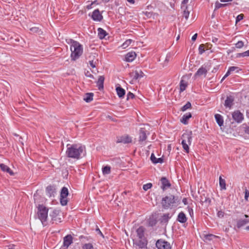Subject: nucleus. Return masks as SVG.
Segmentation results:
<instances>
[{
  "instance_id": "f257e3e1",
  "label": "nucleus",
  "mask_w": 249,
  "mask_h": 249,
  "mask_svg": "<svg viewBox=\"0 0 249 249\" xmlns=\"http://www.w3.org/2000/svg\"><path fill=\"white\" fill-rule=\"evenodd\" d=\"M85 150V147L84 146L75 144L68 147L66 153L69 158L78 159Z\"/></svg>"
},
{
  "instance_id": "f03ea898",
  "label": "nucleus",
  "mask_w": 249,
  "mask_h": 249,
  "mask_svg": "<svg viewBox=\"0 0 249 249\" xmlns=\"http://www.w3.org/2000/svg\"><path fill=\"white\" fill-rule=\"evenodd\" d=\"M71 60L75 61L78 59L83 53V47L78 42L71 39Z\"/></svg>"
},
{
  "instance_id": "7ed1b4c3",
  "label": "nucleus",
  "mask_w": 249,
  "mask_h": 249,
  "mask_svg": "<svg viewBox=\"0 0 249 249\" xmlns=\"http://www.w3.org/2000/svg\"><path fill=\"white\" fill-rule=\"evenodd\" d=\"M37 210L38 218L43 224L44 222L46 221L48 217V209L42 205H38Z\"/></svg>"
},
{
  "instance_id": "20e7f679",
  "label": "nucleus",
  "mask_w": 249,
  "mask_h": 249,
  "mask_svg": "<svg viewBox=\"0 0 249 249\" xmlns=\"http://www.w3.org/2000/svg\"><path fill=\"white\" fill-rule=\"evenodd\" d=\"M176 200L173 195L166 196L162 198L161 200L162 206L164 209H168L170 206L176 203Z\"/></svg>"
},
{
  "instance_id": "39448f33",
  "label": "nucleus",
  "mask_w": 249,
  "mask_h": 249,
  "mask_svg": "<svg viewBox=\"0 0 249 249\" xmlns=\"http://www.w3.org/2000/svg\"><path fill=\"white\" fill-rule=\"evenodd\" d=\"M147 240L146 239L133 240V249H148L147 248Z\"/></svg>"
},
{
  "instance_id": "423d86ee",
  "label": "nucleus",
  "mask_w": 249,
  "mask_h": 249,
  "mask_svg": "<svg viewBox=\"0 0 249 249\" xmlns=\"http://www.w3.org/2000/svg\"><path fill=\"white\" fill-rule=\"evenodd\" d=\"M68 194V189L66 187H63L61 189L60 193V203L62 206H65L67 204V196Z\"/></svg>"
},
{
  "instance_id": "0eeeda50",
  "label": "nucleus",
  "mask_w": 249,
  "mask_h": 249,
  "mask_svg": "<svg viewBox=\"0 0 249 249\" xmlns=\"http://www.w3.org/2000/svg\"><path fill=\"white\" fill-rule=\"evenodd\" d=\"M156 245L158 249H171L170 244L162 239L158 240Z\"/></svg>"
},
{
  "instance_id": "6e6552de",
  "label": "nucleus",
  "mask_w": 249,
  "mask_h": 249,
  "mask_svg": "<svg viewBox=\"0 0 249 249\" xmlns=\"http://www.w3.org/2000/svg\"><path fill=\"white\" fill-rule=\"evenodd\" d=\"M233 119L237 123H241L244 119L243 114L239 111H234L232 114Z\"/></svg>"
},
{
  "instance_id": "1a4fd4ad",
  "label": "nucleus",
  "mask_w": 249,
  "mask_h": 249,
  "mask_svg": "<svg viewBox=\"0 0 249 249\" xmlns=\"http://www.w3.org/2000/svg\"><path fill=\"white\" fill-rule=\"evenodd\" d=\"M117 139V143L123 142L124 143H127L131 142V138L127 135L118 137Z\"/></svg>"
},
{
  "instance_id": "9d476101",
  "label": "nucleus",
  "mask_w": 249,
  "mask_h": 249,
  "mask_svg": "<svg viewBox=\"0 0 249 249\" xmlns=\"http://www.w3.org/2000/svg\"><path fill=\"white\" fill-rule=\"evenodd\" d=\"M91 18L93 20L98 21H101L103 18L102 15L100 14L99 9H96L93 11Z\"/></svg>"
},
{
  "instance_id": "9b49d317",
  "label": "nucleus",
  "mask_w": 249,
  "mask_h": 249,
  "mask_svg": "<svg viewBox=\"0 0 249 249\" xmlns=\"http://www.w3.org/2000/svg\"><path fill=\"white\" fill-rule=\"evenodd\" d=\"M131 76L133 77V79L137 80L144 76L143 72L141 70H135L130 73Z\"/></svg>"
},
{
  "instance_id": "f8f14e48",
  "label": "nucleus",
  "mask_w": 249,
  "mask_h": 249,
  "mask_svg": "<svg viewBox=\"0 0 249 249\" xmlns=\"http://www.w3.org/2000/svg\"><path fill=\"white\" fill-rule=\"evenodd\" d=\"M182 141L187 142L189 144H191L192 140V131L184 133L182 135Z\"/></svg>"
},
{
  "instance_id": "ddd939ff",
  "label": "nucleus",
  "mask_w": 249,
  "mask_h": 249,
  "mask_svg": "<svg viewBox=\"0 0 249 249\" xmlns=\"http://www.w3.org/2000/svg\"><path fill=\"white\" fill-rule=\"evenodd\" d=\"M245 217L246 218L245 219H240L237 221L236 226L238 228H240L241 227L244 226L246 224L249 223V216L247 214H245Z\"/></svg>"
},
{
  "instance_id": "4468645a",
  "label": "nucleus",
  "mask_w": 249,
  "mask_h": 249,
  "mask_svg": "<svg viewBox=\"0 0 249 249\" xmlns=\"http://www.w3.org/2000/svg\"><path fill=\"white\" fill-rule=\"evenodd\" d=\"M136 57V54L134 52H129L125 55L124 60L130 62L133 61Z\"/></svg>"
},
{
  "instance_id": "2eb2a0df",
  "label": "nucleus",
  "mask_w": 249,
  "mask_h": 249,
  "mask_svg": "<svg viewBox=\"0 0 249 249\" xmlns=\"http://www.w3.org/2000/svg\"><path fill=\"white\" fill-rule=\"evenodd\" d=\"M234 97L232 96H227L225 101L224 106L226 107L231 108L233 104Z\"/></svg>"
},
{
  "instance_id": "dca6fc26",
  "label": "nucleus",
  "mask_w": 249,
  "mask_h": 249,
  "mask_svg": "<svg viewBox=\"0 0 249 249\" xmlns=\"http://www.w3.org/2000/svg\"><path fill=\"white\" fill-rule=\"evenodd\" d=\"M144 231H145V228L142 227L141 226L137 230V236L138 237V239H146L144 237Z\"/></svg>"
},
{
  "instance_id": "f3484780",
  "label": "nucleus",
  "mask_w": 249,
  "mask_h": 249,
  "mask_svg": "<svg viewBox=\"0 0 249 249\" xmlns=\"http://www.w3.org/2000/svg\"><path fill=\"white\" fill-rule=\"evenodd\" d=\"M239 70H240V69L238 67H235V66L230 67L229 68V69H228L227 72H226V73L225 74V75L224 76V77L222 79L221 82H222L227 77H228L231 73V72H232L234 71H236L237 72L239 71Z\"/></svg>"
},
{
  "instance_id": "a211bd4d",
  "label": "nucleus",
  "mask_w": 249,
  "mask_h": 249,
  "mask_svg": "<svg viewBox=\"0 0 249 249\" xmlns=\"http://www.w3.org/2000/svg\"><path fill=\"white\" fill-rule=\"evenodd\" d=\"M46 191L48 196H54L55 193V188L54 186L50 185L46 188Z\"/></svg>"
},
{
  "instance_id": "6ab92c4d",
  "label": "nucleus",
  "mask_w": 249,
  "mask_h": 249,
  "mask_svg": "<svg viewBox=\"0 0 249 249\" xmlns=\"http://www.w3.org/2000/svg\"><path fill=\"white\" fill-rule=\"evenodd\" d=\"M160 181L162 184L161 187L163 190H164L166 187H170L171 185L169 180L165 177H162Z\"/></svg>"
},
{
  "instance_id": "aec40b11",
  "label": "nucleus",
  "mask_w": 249,
  "mask_h": 249,
  "mask_svg": "<svg viewBox=\"0 0 249 249\" xmlns=\"http://www.w3.org/2000/svg\"><path fill=\"white\" fill-rule=\"evenodd\" d=\"M72 243V237L71 235H67L64 238V246L68 248Z\"/></svg>"
},
{
  "instance_id": "412c9836",
  "label": "nucleus",
  "mask_w": 249,
  "mask_h": 249,
  "mask_svg": "<svg viewBox=\"0 0 249 249\" xmlns=\"http://www.w3.org/2000/svg\"><path fill=\"white\" fill-rule=\"evenodd\" d=\"M0 168L2 171L6 172L11 176L14 175L13 171L8 166L3 163L0 164Z\"/></svg>"
},
{
  "instance_id": "4be33fe9",
  "label": "nucleus",
  "mask_w": 249,
  "mask_h": 249,
  "mask_svg": "<svg viewBox=\"0 0 249 249\" xmlns=\"http://www.w3.org/2000/svg\"><path fill=\"white\" fill-rule=\"evenodd\" d=\"M147 139L145 130L144 128H141L139 133V142H143Z\"/></svg>"
},
{
  "instance_id": "5701e85b",
  "label": "nucleus",
  "mask_w": 249,
  "mask_h": 249,
  "mask_svg": "<svg viewBox=\"0 0 249 249\" xmlns=\"http://www.w3.org/2000/svg\"><path fill=\"white\" fill-rule=\"evenodd\" d=\"M177 221L181 223H184L187 221V217L183 212H181L178 213Z\"/></svg>"
},
{
  "instance_id": "b1692460",
  "label": "nucleus",
  "mask_w": 249,
  "mask_h": 249,
  "mask_svg": "<svg viewBox=\"0 0 249 249\" xmlns=\"http://www.w3.org/2000/svg\"><path fill=\"white\" fill-rule=\"evenodd\" d=\"M104 80H105V77H104V76H100L98 78V80L97 82V84L98 87V89L100 90H101L104 88Z\"/></svg>"
},
{
  "instance_id": "393cba45",
  "label": "nucleus",
  "mask_w": 249,
  "mask_h": 249,
  "mask_svg": "<svg viewBox=\"0 0 249 249\" xmlns=\"http://www.w3.org/2000/svg\"><path fill=\"white\" fill-rule=\"evenodd\" d=\"M116 90L118 96L119 98H123L125 94V90L120 86L117 87L116 88Z\"/></svg>"
},
{
  "instance_id": "a878e982",
  "label": "nucleus",
  "mask_w": 249,
  "mask_h": 249,
  "mask_svg": "<svg viewBox=\"0 0 249 249\" xmlns=\"http://www.w3.org/2000/svg\"><path fill=\"white\" fill-rule=\"evenodd\" d=\"M208 70L203 66L200 67L195 73V76H201L203 74L206 75L207 73Z\"/></svg>"
},
{
  "instance_id": "bb28decb",
  "label": "nucleus",
  "mask_w": 249,
  "mask_h": 249,
  "mask_svg": "<svg viewBox=\"0 0 249 249\" xmlns=\"http://www.w3.org/2000/svg\"><path fill=\"white\" fill-rule=\"evenodd\" d=\"M172 215H170L169 213L163 214L160 218V221L161 223H166L168 222L169 219H170Z\"/></svg>"
},
{
  "instance_id": "cd10ccee",
  "label": "nucleus",
  "mask_w": 249,
  "mask_h": 249,
  "mask_svg": "<svg viewBox=\"0 0 249 249\" xmlns=\"http://www.w3.org/2000/svg\"><path fill=\"white\" fill-rule=\"evenodd\" d=\"M214 117L216 120V123L219 125V126L223 125L224 120L223 117L221 115L219 114H216L214 115Z\"/></svg>"
},
{
  "instance_id": "c85d7f7f",
  "label": "nucleus",
  "mask_w": 249,
  "mask_h": 249,
  "mask_svg": "<svg viewBox=\"0 0 249 249\" xmlns=\"http://www.w3.org/2000/svg\"><path fill=\"white\" fill-rule=\"evenodd\" d=\"M192 117L191 113H187L184 114L182 118L180 119V121L184 124H187L188 123V120Z\"/></svg>"
},
{
  "instance_id": "c756f323",
  "label": "nucleus",
  "mask_w": 249,
  "mask_h": 249,
  "mask_svg": "<svg viewBox=\"0 0 249 249\" xmlns=\"http://www.w3.org/2000/svg\"><path fill=\"white\" fill-rule=\"evenodd\" d=\"M59 214V211L56 209H54L52 213H50V216L52 217V219L53 221H57V216Z\"/></svg>"
},
{
  "instance_id": "7c9ffc66",
  "label": "nucleus",
  "mask_w": 249,
  "mask_h": 249,
  "mask_svg": "<svg viewBox=\"0 0 249 249\" xmlns=\"http://www.w3.org/2000/svg\"><path fill=\"white\" fill-rule=\"evenodd\" d=\"M107 35V33L104 29L101 28L98 29V36L100 39H103Z\"/></svg>"
},
{
  "instance_id": "2f4dec72",
  "label": "nucleus",
  "mask_w": 249,
  "mask_h": 249,
  "mask_svg": "<svg viewBox=\"0 0 249 249\" xmlns=\"http://www.w3.org/2000/svg\"><path fill=\"white\" fill-rule=\"evenodd\" d=\"M187 85V82L182 79L180 82V92L185 90Z\"/></svg>"
},
{
  "instance_id": "473e14b6",
  "label": "nucleus",
  "mask_w": 249,
  "mask_h": 249,
  "mask_svg": "<svg viewBox=\"0 0 249 249\" xmlns=\"http://www.w3.org/2000/svg\"><path fill=\"white\" fill-rule=\"evenodd\" d=\"M150 159L154 163H161L163 162V159L162 158H156L154 154L153 153L151 155Z\"/></svg>"
},
{
  "instance_id": "72a5a7b5",
  "label": "nucleus",
  "mask_w": 249,
  "mask_h": 249,
  "mask_svg": "<svg viewBox=\"0 0 249 249\" xmlns=\"http://www.w3.org/2000/svg\"><path fill=\"white\" fill-rule=\"evenodd\" d=\"M93 94L92 93H87L85 94L84 100L88 103L91 102L93 100Z\"/></svg>"
},
{
  "instance_id": "f704fd0d",
  "label": "nucleus",
  "mask_w": 249,
  "mask_h": 249,
  "mask_svg": "<svg viewBox=\"0 0 249 249\" xmlns=\"http://www.w3.org/2000/svg\"><path fill=\"white\" fill-rule=\"evenodd\" d=\"M219 185L221 190H226V184L224 179H223L221 176L219 177Z\"/></svg>"
},
{
  "instance_id": "c9c22d12",
  "label": "nucleus",
  "mask_w": 249,
  "mask_h": 249,
  "mask_svg": "<svg viewBox=\"0 0 249 249\" xmlns=\"http://www.w3.org/2000/svg\"><path fill=\"white\" fill-rule=\"evenodd\" d=\"M111 168L109 166H106L102 168V172L104 175H107L110 173Z\"/></svg>"
},
{
  "instance_id": "e433bc0d",
  "label": "nucleus",
  "mask_w": 249,
  "mask_h": 249,
  "mask_svg": "<svg viewBox=\"0 0 249 249\" xmlns=\"http://www.w3.org/2000/svg\"><path fill=\"white\" fill-rule=\"evenodd\" d=\"M181 144L182 145V147L184 150V151L188 153L189 152V144L187 142H184V141H182Z\"/></svg>"
},
{
  "instance_id": "4c0bfd02",
  "label": "nucleus",
  "mask_w": 249,
  "mask_h": 249,
  "mask_svg": "<svg viewBox=\"0 0 249 249\" xmlns=\"http://www.w3.org/2000/svg\"><path fill=\"white\" fill-rule=\"evenodd\" d=\"M204 237H205V240L210 241V240H213L214 238H217L218 237L213 234H210L205 235Z\"/></svg>"
},
{
  "instance_id": "58836bf2",
  "label": "nucleus",
  "mask_w": 249,
  "mask_h": 249,
  "mask_svg": "<svg viewBox=\"0 0 249 249\" xmlns=\"http://www.w3.org/2000/svg\"><path fill=\"white\" fill-rule=\"evenodd\" d=\"M249 56V50L244 52L242 53H238L236 55L237 57Z\"/></svg>"
},
{
  "instance_id": "ea45409f",
  "label": "nucleus",
  "mask_w": 249,
  "mask_h": 249,
  "mask_svg": "<svg viewBox=\"0 0 249 249\" xmlns=\"http://www.w3.org/2000/svg\"><path fill=\"white\" fill-rule=\"evenodd\" d=\"M228 4H222L219 3L218 1H216L215 3V9L214 10H216L218 9H219L221 7H225L227 6Z\"/></svg>"
},
{
  "instance_id": "a19ab883",
  "label": "nucleus",
  "mask_w": 249,
  "mask_h": 249,
  "mask_svg": "<svg viewBox=\"0 0 249 249\" xmlns=\"http://www.w3.org/2000/svg\"><path fill=\"white\" fill-rule=\"evenodd\" d=\"M191 104L190 102H188L184 106H183L181 108V110L182 111H184L186 110L187 109L190 108L191 107Z\"/></svg>"
},
{
  "instance_id": "79ce46f5",
  "label": "nucleus",
  "mask_w": 249,
  "mask_h": 249,
  "mask_svg": "<svg viewBox=\"0 0 249 249\" xmlns=\"http://www.w3.org/2000/svg\"><path fill=\"white\" fill-rule=\"evenodd\" d=\"M132 42V39H127L122 44V47L123 49H125Z\"/></svg>"
},
{
  "instance_id": "37998d69",
  "label": "nucleus",
  "mask_w": 249,
  "mask_h": 249,
  "mask_svg": "<svg viewBox=\"0 0 249 249\" xmlns=\"http://www.w3.org/2000/svg\"><path fill=\"white\" fill-rule=\"evenodd\" d=\"M190 14L189 11L187 10V6H186L185 9L183 12V17L185 18L186 20H187Z\"/></svg>"
},
{
  "instance_id": "c03bdc74",
  "label": "nucleus",
  "mask_w": 249,
  "mask_h": 249,
  "mask_svg": "<svg viewBox=\"0 0 249 249\" xmlns=\"http://www.w3.org/2000/svg\"><path fill=\"white\" fill-rule=\"evenodd\" d=\"M82 249H94L91 244H85L82 247Z\"/></svg>"
},
{
  "instance_id": "a18cd8bd",
  "label": "nucleus",
  "mask_w": 249,
  "mask_h": 249,
  "mask_svg": "<svg viewBox=\"0 0 249 249\" xmlns=\"http://www.w3.org/2000/svg\"><path fill=\"white\" fill-rule=\"evenodd\" d=\"M244 45V43L242 41H239L235 44V47L238 49L242 48Z\"/></svg>"
},
{
  "instance_id": "49530a36",
  "label": "nucleus",
  "mask_w": 249,
  "mask_h": 249,
  "mask_svg": "<svg viewBox=\"0 0 249 249\" xmlns=\"http://www.w3.org/2000/svg\"><path fill=\"white\" fill-rule=\"evenodd\" d=\"M152 185L151 183H147V184L143 185V189L144 191H147L149 189H150L152 187Z\"/></svg>"
},
{
  "instance_id": "de8ad7c7",
  "label": "nucleus",
  "mask_w": 249,
  "mask_h": 249,
  "mask_svg": "<svg viewBox=\"0 0 249 249\" xmlns=\"http://www.w3.org/2000/svg\"><path fill=\"white\" fill-rule=\"evenodd\" d=\"M199 53L200 54H202L204 52V44H201L198 48Z\"/></svg>"
},
{
  "instance_id": "09e8293b",
  "label": "nucleus",
  "mask_w": 249,
  "mask_h": 249,
  "mask_svg": "<svg viewBox=\"0 0 249 249\" xmlns=\"http://www.w3.org/2000/svg\"><path fill=\"white\" fill-rule=\"evenodd\" d=\"M135 97V95L133 93L131 92H129L127 94V100H129V99H133Z\"/></svg>"
},
{
  "instance_id": "8fccbe9b",
  "label": "nucleus",
  "mask_w": 249,
  "mask_h": 249,
  "mask_svg": "<svg viewBox=\"0 0 249 249\" xmlns=\"http://www.w3.org/2000/svg\"><path fill=\"white\" fill-rule=\"evenodd\" d=\"M30 30L32 32H33L34 33H38L40 31L39 29V28L36 27H32V28H30Z\"/></svg>"
},
{
  "instance_id": "3c124183",
  "label": "nucleus",
  "mask_w": 249,
  "mask_h": 249,
  "mask_svg": "<svg viewBox=\"0 0 249 249\" xmlns=\"http://www.w3.org/2000/svg\"><path fill=\"white\" fill-rule=\"evenodd\" d=\"M244 18V15L243 14H240L236 18V22H238Z\"/></svg>"
},
{
  "instance_id": "603ef678",
  "label": "nucleus",
  "mask_w": 249,
  "mask_h": 249,
  "mask_svg": "<svg viewBox=\"0 0 249 249\" xmlns=\"http://www.w3.org/2000/svg\"><path fill=\"white\" fill-rule=\"evenodd\" d=\"M89 63L92 68H94L96 67V61H94L93 60L89 61Z\"/></svg>"
},
{
  "instance_id": "864d4df0",
  "label": "nucleus",
  "mask_w": 249,
  "mask_h": 249,
  "mask_svg": "<svg viewBox=\"0 0 249 249\" xmlns=\"http://www.w3.org/2000/svg\"><path fill=\"white\" fill-rule=\"evenodd\" d=\"M143 13L144 14V15L146 16L147 18H150L153 15V13L150 12L146 11L143 12Z\"/></svg>"
},
{
  "instance_id": "5fc2aeb1",
  "label": "nucleus",
  "mask_w": 249,
  "mask_h": 249,
  "mask_svg": "<svg viewBox=\"0 0 249 249\" xmlns=\"http://www.w3.org/2000/svg\"><path fill=\"white\" fill-rule=\"evenodd\" d=\"M224 215V213L222 211H219L217 213V216L220 218H222Z\"/></svg>"
},
{
  "instance_id": "6e6d98bb",
  "label": "nucleus",
  "mask_w": 249,
  "mask_h": 249,
  "mask_svg": "<svg viewBox=\"0 0 249 249\" xmlns=\"http://www.w3.org/2000/svg\"><path fill=\"white\" fill-rule=\"evenodd\" d=\"M249 196V192H248L247 190H246L245 199L246 201H248Z\"/></svg>"
},
{
  "instance_id": "4d7b16f0",
  "label": "nucleus",
  "mask_w": 249,
  "mask_h": 249,
  "mask_svg": "<svg viewBox=\"0 0 249 249\" xmlns=\"http://www.w3.org/2000/svg\"><path fill=\"white\" fill-rule=\"evenodd\" d=\"M85 75H86V76L89 77V78H94L93 75L90 74L89 73V72L88 71L87 72L85 73Z\"/></svg>"
},
{
  "instance_id": "13d9d810",
  "label": "nucleus",
  "mask_w": 249,
  "mask_h": 249,
  "mask_svg": "<svg viewBox=\"0 0 249 249\" xmlns=\"http://www.w3.org/2000/svg\"><path fill=\"white\" fill-rule=\"evenodd\" d=\"M197 34H195L192 37V41H194L196 40V38H197Z\"/></svg>"
},
{
  "instance_id": "bf43d9fd",
  "label": "nucleus",
  "mask_w": 249,
  "mask_h": 249,
  "mask_svg": "<svg viewBox=\"0 0 249 249\" xmlns=\"http://www.w3.org/2000/svg\"><path fill=\"white\" fill-rule=\"evenodd\" d=\"M96 231L98 232L99 234H100L102 236L104 237V235L101 231L99 230V229L97 227V228L96 229Z\"/></svg>"
},
{
  "instance_id": "052dcab7",
  "label": "nucleus",
  "mask_w": 249,
  "mask_h": 249,
  "mask_svg": "<svg viewBox=\"0 0 249 249\" xmlns=\"http://www.w3.org/2000/svg\"><path fill=\"white\" fill-rule=\"evenodd\" d=\"M182 202L183 203L185 204V205H186L187 204L188 202H187V199L186 198H184L182 200Z\"/></svg>"
},
{
  "instance_id": "680f3d73",
  "label": "nucleus",
  "mask_w": 249,
  "mask_h": 249,
  "mask_svg": "<svg viewBox=\"0 0 249 249\" xmlns=\"http://www.w3.org/2000/svg\"><path fill=\"white\" fill-rule=\"evenodd\" d=\"M156 223V221H150L149 222V224L151 226H153V225H155Z\"/></svg>"
},
{
  "instance_id": "e2e57ef3",
  "label": "nucleus",
  "mask_w": 249,
  "mask_h": 249,
  "mask_svg": "<svg viewBox=\"0 0 249 249\" xmlns=\"http://www.w3.org/2000/svg\"><path fill=\"white\" fill-rule=\"evenodd\" d=\"M218 40V38H216V37H213V42H214V43H216Z\"/></svg>"
},
{
  "instance_id": "0e129e2a",
  "label": "nucleus",
  "mask_w": 249,
  "mask_h": 249,
  "mask_svg": "<svg viewBox=\"0 0 249 249\" xmlns=\"http://www.w3.org/2000/svg\"><path fill=\"white\" fill-rule=\"evenodd\" d=\"M127 1L131 4H134L135 3V0H127Z\"/></svg>"
},
{
  "instance_id": "69168bd1",
  "label": "nucleus",
  "mask_w": 249,
  "mask_h": 249,
  "mask_svg": "<svg viewBox=\"0 0 249 249\" xmlns=\"http://www.w3.org/2000/svg\"><path fill=\"white\" fill-rule=\"evenodd\" d=\"M188 1H189V0H183L182 1V4H186L187 3H188Z\"/></svg>"
},
{
  "instance_id": "338daca9",
  "label": "nucleus",
  "mask_w": 249,
  "mask_h": 249,
  "mask_svg": "<svg viewBox=\"0 0 249 249\" xmlns=\"http://www.w3.org/2000/svg\"><path fill=\"white\" fill-rule=\"evenodd\" d=\"M245 132L247 134H249V126L246 128Z\"/></svg>"
},
{
  "instance_id": "774afa93",
  "label": "nucleus",
  "mask_w": 249,
  "mask_h": 249,
  "mask_svg": "<svg viewBox=\"0 0 249 249\" xmlns=\"http://www.w3.org/2000/svg\"><path fill=\"white\" fill-rule=\"evenodd\" d=\"M246 114L247 117L249 118V109L247 111Z\"/></svg>"
}]
</instances>
